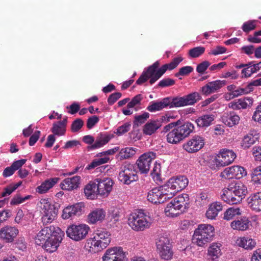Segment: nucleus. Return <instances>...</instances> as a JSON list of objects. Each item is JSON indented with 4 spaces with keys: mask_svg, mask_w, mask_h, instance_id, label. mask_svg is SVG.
<instances>
[{
    "mask_svg": "<svg viewBox=\"0 0 261 261\" xmlns=\"http://www.w3.org/2000/svg\"><path fill=\"white\" fill-rule=\"evenodd\" d=\"M247 174L244 167L236 165L226 168L220 173V177L224 179H240Z\"/></svg>",
    "mask_w": 261,
    "mask_h": 261,
    "instance_id": "obj_19",
    "label": "nucleus"
},
{
    "mask_svg": "<svg viewBox=\"0 0 261 261\" xmlns=\"http://www.w3.org/2000/svg\"><path fill=\"white\" fill-rule=\"evenodd\" d=\"M252 154L256 161H261V147L259 146L253 147Z\"/></svg>",
    "mask_w": 261,
    "mask_h": 261,
    "instance_id": "obj_61",
    "label": "nucleus"
},
{
    "mask_svg": "<svg viewBox=\"0 0 261 261\" xmlns=\"http://www.w3.org/2000/svg\"><path fill=\"white\" fill-rule=\"evenodd\" d=\"M151 219L142 211L131 214L128 219V225L135 231H143L150 227Z\"/></svg>",
    "mask_w": 261,
    "mask_h": 261,
    "instance_id": "obj_6",
    "label": "nucleus"
},
{
    "mask_svg": "<svg viewBox=\"0 0 261 261\" xmlns=\"http://www.w3.org/2000/svg\"><path fill=\"white\" fill-rule=\"evenodd\" d=\"M251 91V88L249 87V84L245 88H238L236 90H234L232 92L233 96L234 97L239 96L240 95L247 94Z\"/></svg>",
    "mask_w": 261,
    "mask_h": 261,
    "instance_id": "obj_53",
    "label": "nucleus"
},
{
    "mask_svg": "<svg viewBox=\"0 0 261 261\" xmlns=\"http://www.w3.org/2000/svg\"><path fill=\"white\" fill-rule=\"evenodd\" d=\"M215 118L213 114H204L198 117L195 121L198 127L205 128L213 124Z\"/></svg>",
    "mask_w": 261,
    "mask_h": 261,
    "instance_id": "obj_36",
    "label": "nucleus"
},
{
    "mask_svg": "<svg viewBox=\"0 0 261 261\" xmlns=\"http://www.w3.org/2000/svg\"><path fill=\"white\" fill-rule=\"evenodd\" d=\"M226 83V81L225 80H216L209 82L201 88V92L203 94L209 95L217 92Z\"/></svg>",
    "mask_w": 261,
    "mask_h": 261,
    "instance_id": "obj_25",
    "label": "nucleus"
},
{
    "mask_svg": "<svg viewBox=\"0 0 261 261\" xmlns=\"http://www.w3.org/2000/svg\"><path fill=\"white\" fill-rule=\"evenodd\" d=\"M252 118L254 121L261 124V102L256 108Z\"/></svg>",
    "mask_w": 261,
    "mask_h": 261,
    "instance_id": "obj_55",
    "label": "nucleus"
},
{
    "mask_svg": "<svg viewBox=\"0 0 261 261\" xmlns=\"http://www.w3.org/2000/svg\"><path fill=\"white\" fill-rule=\"evenodd\" d=\"M156 245L157 251L163 259L169 260L172 258L173 252L169 240L166 236L162 234L159 235L156 240Z\"/></svg>",
    "mask_w": 261,
    "mask_h": 261,
    "instance_id": "obj_10",
    "label": "nucleus"
},
{
    "mask_svg": "<svg viewBox=\"0 0 261 261\" xmlns=\"http://www.w3.org/2000/svg\"><path fill=\"white\" fill-rule=\"evenodd\" d=\"M204 145V138L199 136H195L183 145V148L189 153H194L201 149Z\"/></svg>",
    "mask_w": 261,
    "mask_h": 261,
    "instance_id": "obj_22",
    "label": "nucleus"
},
{
    "mask_svg": "<svg viewBox=\"0 0 261 261\" xmlns=\"http://www.w3.org/2000/svg\"><path fill=\"white\" fill-rule=\"evenodd\" d=\"M248 206L253 211H261V192L252 194L247 199Z\"/></svg>",
    "mask_w": 261,
    "mask_h": 261,
    "instance_id": "obj_26",
    "label": "nucleus"
},
{
    "mask_svg": "<svg viewBox=\"0 0 261 261\" xmlns=\"http://www.w3.org/2000/svg\"><path fill=\"white\" fill-rule=\"evenodd\" d=\"M251 180L254 184L261 185V164L252 171Z\"/></svg>",
    "mask_w": 261,
    "mask_h": 261,
    "instance_id": "obj_46",
    "label": "nucleus"
},
{
    "mask_svg": "<svg viewBox=\"0 0 261 261\" xmlns=\"http://www.w3.org/2000/svg\"><path fill=\"white\" fill-rule=\"evenodd\" d=\"M85 211V204L83 202H79L73 205L65 207L62 211V218L63 219H73L80 217Z\"/></svg>",
    "mask_w": 261,
    "mask_h": 261,
    "instance_id": "obj_15",
    "label": "nucleus"
},
{
    "mask_svg": "<svg viewBox=\"0 0 261 261\" xmlns=\"http://www.w3.org/2000/svg\"><path fill=\"white\" fill-rule=\"evenodd\" d=\"M165 186L152 189L148 192L147 200L151 203L157 204L166 201L172 198V193H168Z\"/></svg>",
    "mask_w": 261,
    "mask_h": 261,
    "instance_id": "obj_11",
    "label": "nucleus"
},
{
    "mask_svg": "<svg viewBox=\"0 0 261 261\" xmlns=\"http://www.w3.org/2000/svg\"><path fill=\"white\" fill-rule=\"evenodd\" d=\"M18 229L10 225H6L0 229V239L6 243H12L17 236Z\"/></svg>",
    "mask_w": 261,
    "mask_h": 261,
    "instance_id": "obj_23",
    "label": "nucleus"
},
{
    "mask_svg": "<svg viewBox=\"0 0 261 261\" xmlns=\"http://www.w3.org/2000/svg\"><path fill=\"white\" fill-rule=\"evenodd\" d=\"M249 222L248 219L244 218L232 221L231 223V227L233 229L243 231L248 228Z\"/></svg>",
    "mask_w": 261,
    "mask_h": 261,
    "instance_id": "obj_42",
    "label": "nucleus"
},
{
    "mask_svg": "<svg viewBox=\"0 0 261 261\" xmlns=\"http://www.w3.org/2000/svg\"><path fill=\"white\" fill-rule=\"evenodd\" d=\"M98 187V194L101 196H107L112 190L114 182L110 178H96Z\"/></svg>",
    "mask_w": 261,
    "mask_h": 261,
    "instance_id": "obj_24",
    "label": "nucleus"
},
{
    "mask_svg": "<svg viewBox=\"0 0 261 261\" xmlns=\"http://www.w3.org/2000/svg\"><path fill=\"white\" fill-rule=\"evenodd\" d=\"M236 156L233 150L224 148L220 150L215 162L217 167L226 166L231 164Z\"/></svg>",
    "mask_w": 261,
    "mask_h": 261,
    "instance_id": "obj_16",
    "label": "nucleus"
},
{
    "mask_svg": "<svg viewBox=\"0 0 261 261\" xmlns=\"http://www.w3.org/2000/svg\"><path fill=\"white\" fill-rule=\"evenodd\" d=\"M110 160V158L108 156L94 159L92 162L86 167L87 169H91L99 166L100 165L108 163Z\"/></svg>",
    "mask_w": 261,
    "mask_h": 261,
    "instance_id": "obj_47",
    "label": "nucleus"
},
{
    "mask_svg": "<svg viewBox=\"0 0 261 261\" xmlns=\"http://www.w3.org/2000/svg\"><path fill=\"white\" fill-rule=\"evenodd\" d=\"M89 230V227L86 224H73L68 227L66 232L67 237L72 240L80 241L85 238Z\"/></svg>",
    "mask_w": 261,
    "mask_h": 261,
    "instance_id": "obj_13",
    "label": "nucleus"
},
{
    "mask_svg": "<svg viewBox=\"0 0 261 261\" xmlns=\"http://www.w3.org/2000/svg\"><path fill=\"white\" fill-rule=\"evenodd\" d=\"M31 196L28 195L24 197H21L20 195H17L13 198L10 202L11 205H17L24 202L27 200L30 199Z\"/></svg>",
    "mask_w": 261,
    "mask_h": 261,
    "instance_id": "obj_52",
    "label": "nucleus"
},
{
    "mask_svg": "<svg viewBox=\"0 0 261 261\" xmlns=\"http://www.w3.org/2000/svg\"><path fill=\"white\" fill-rule=\"evenodd\" d=\"M156 158V153L148 152L141 155L137 161L138 168L141 173H146L150 169V164Z\"/></svg>",
    "mask_w": 261,
    "mask_h": 261,
    "instance_id": "obj_21",
    "label": "nucleus"
},
{
    "mask_svg": "<svg viewBox=\"0 0 261 261\" xmlns=\"http://www.w3.org/2000/svg\"><path fill=\"white\" fill-rule=\"evenodd\" d=\"M61 230V228L54 225L45 227L37 234L35 239V243L38 245H43L53 234L59 233Z\"/></svg>",
    "mask_w": 261,
    "mask_h": 261,
    "instance_id": "obj_18",
    "label": "nucleus"
},
{
    "mask_svg": "<svg viewBox=\"0 0 261 261\" xmlns=\"http://www.w3.org/2000/svg\"><path fill=\"white\" fill-rule=\"evenodd\" d=\"M248 67L243 69L241 71L242 78L250 77L252 74L259 71L261 69V61L256 64L251 61L248 63Z\"/></svg>",
    "mask_w": 261,
    "mask_h": 261,
    "instance_id": "obj_33",
    "label": "nucleus"
},
{
    "mask_svg": "<svg viewBox=\"0 0 261 261\" xmlns=\"http://www.w3.org/2000/svg\"><path fill=\"white\" fill-rule=\"evenodd\" d=\"M143 99V96L141 94H138L134 97L132 100L129 102L127 104V107L128 108H134L136 111H138L137 107L140 105L141 101Z\"/></svg>",
    "mask_w": 261,
    "mask_h": 261,
    "instance_id": "obj_49",
    "label": "nucleus"
},
{
    "mask_svg": "<svg viewBox=\"0 0 261 261\" xmlns=\"http://www.w3.org/2000/svg\"><path fill=\"white\" fill-rule=\"evenodd\" d=\"M111 233L105 229L95 230L93 237L87 240L86 247L91 253H96L106 248L111 242Z\"/></svg>",
    "mask_w": 261,
    "mask_h": 261,
    "instance_id": "obj_2",
    "label": "nucleus"
},
{
    "mask_svg": "<svg viewBox=\"0 0 261 261\" xmlns=\"http://www.w3.org/2000/svg\"><path fill=\"white\" fill-rule=\"evenodd\" d=\"M170 100L169 98H165L160 101H152L147 107V110L150 112H155L161 111L164 108L170 105Z\"/></svg>",
    "mask_w": 261,
    "mask_h": 261,
    "instance_id": "obj_34",
    "label": "nucleus"
},
{
    "mask_svg": "<svg viewBox=\"0 0 261 261\" xmlns=\"http://www.w3.org/2000/svg\"><path fill=\"white\" fill-rule=\"evenodd\" d=\"M162 124L158 119L150 120L146 123L143 128V132L145 135H151L154 134L161 126Z\"/></svg>",
    "mask_w": 261,
    "mask_h": 261,
    "instance_id": "obj_35",
    "label": "nucleus"
},
{
    "mask_svg": "<svg viewBox=\"0 0 261 261\" xmlns=\"http://www.w3.org/2000/svg\"><path fill=\"white\" fill-rule=\"evenodd\" d=\"M59 178H50L45 180L36 188V192L39 194L46 193L59 181Z\"/></svg>",
    "mask_w": 261,
    "mask_h": 261,
    "instance_id": "obj_29",
    "label": "nucleus"
},
{
    "mask_svg": "<svg viewBox=\"0 0 261 261\" xmlns=\"http://www.w3.org/2000/svg\"><path fill=\"white\" fill-rule=\"evenodd\" d=\"M256 139L252 134H247L243 137L241 145L244 149L248 148L255 143Z\"/></svg>",
    "mask_w": 261,
    "mask_h": 261,
    "instance_id": "obj_44",
    "label": "nucleus"
},
{
    "mask_svg": "<svg viewBox=\"0 0 261 261\" xmlns=\"http://www.w3.org/2000/svg\"><path fill=\"white\" fill-rule=\"evenodd\" d=\"M210 65L209 62L205 61L199 64L196 67V71L200 74H203Z\"/></svg>",
    "mask_w": 261,
    "mask_h": 261,
    "instance_id": "obj_57",
    "label": "nucleus"
},
{
    "mask_svg": "<svg viewBox=\"0 0 261 261\" xmlns=\"http://www.w3.org/2000/svg\"><path fill=\"white\" fill-rule=\"evenodd\" d=\"M189 202V196L182 194L172 199L166 206L165 213L167 216L174 217L185 211L188 207Z\"/></svg>",
    "mask_w": 261,
    "mask_h": 261,
    "instance_id": "obj_4",
    "label": "nucleus"
},
{
    "mask_svg": "<svg viewBox=\"0 0 261 261\" xmlns=\"http://www.w3.org/2000/svg\"><path fill=\"white\" fill-rule=\"evenodd\" d=\"M151 175L156 180H160L161 165L159 164H154L153 170L151 172Z\"/></svg>",
    "mask_w": 261,
    "mask_h": 261,
    "instance_id": "obj_51",
    "label": "nucleus"
},
{
    "mask_svg": "<svg viewBox=\"0 0 261 261\" xmlns=\"http://www.w3.org/2000/svg\"><path fill=\"white\" fill-rule=\"evenodd\" d=\"M118 179L122 183L129 185L138 179L137 171L133 164L125 163L120 168Z\"/></svg>",
    "mask_w": 261,
    "mask_h": 261,
    "instance_id": "obj_9",
    "label": "nucleus"
},
{
    "mask_svg": "<svg viewBox=\"0 0 261 261\" xmlns=\"http://www.w3.org/2000/svg\"><path fill=\"white\" fill-rule=\"evenodd\" d=\"M64 237V232L62 230L59 233L53 234L52 237L47 240L42 245V248L49 253L56 251L59 247L60 244Z\"/></svg>",
    "mask_w": 261,
    "mask_h": 261,
    "instance_id": "obj_20",
    "label": "nucleus"
},
{
    "mask_svg": "<svg viewBox=\"0 0 261 261\" xmlns=\"http://www.w3.org/2000/svg\"><path fill=\"white\" fill-rule=\"evenodd\" d=\"M99 121V118L96 116L89 117L87 120V126L89 129L92 128Z\"/></svg>",
    "mask_w": 261,
    "mask_h": 261,
    "instance_id": "obj_63",
    "label": "nucleus"
},
{
    "mask_svg": "<svg viewBox=\"0 0 261 261\" xmlns=\"http://www.w3.org/2000/svg\"><path fill=\"white\" fill-rule=\"evenodd\" d=\"M253 102V98L247 97L230 102L228 104V107L234 110L245 109L250 107Z\"/></svg>",
    "mask_w": 261,
    "mask_h": 261,
    "instance_id": "obj_27",
    "label": "nucleus"
},
{
    "mask_svg": "<svg viewBox=\"0 0 261 261\" xmlns=\"http://www.w3.org/2000/svg\"><path fill=\"white\" fill-rule=\"evenodd\" d=\"M251 261H261V249H258L253 251Z\"/></svg>",
    "mask_w": 261,
    "mask_h": 261,
    "instance_id": "obj_64",
    "label": "nucleus"
},
{
    "mask_svg": "<svg viewBox=\"0 0 261 261\" xmlns=\"http://www.w3.org/2000/svg\"><path fill=\"white\" fill-rule=\"evenodd\" d=\"M80 179V177L78 176L66 178L61 183V188L65 190H73L78 187Z\"/></svg>",
    "mask_w": 261,
    "mask_h": 261,
    "instance_id": "obj_32",
    "label": "nucleus"
},
{
    "mask_svg": "<svg viewBox=\"0 0 261 261\" xmlns=\"http://www.w3.org/2000/svg\"><path fill=\"white\" fill-rule=\"evenodd\" d=\"M96 183L97 181H96L95 179L86 186L84 189V193L88 199H93L96 198L98 194V187Z\"/></svg>",
    "mask_w": 261,
    "mask_h": 261,
    "instance_id": "obj_38",
    "label": "nucleus"
},
{
    "mask_svg": "<svg viewBox=\"0 0 261 261\" xmlns=\"http://www.w3.org/2000/svg\"><path fill=\"white\" fill-rule=\"evenodd\" d=\"M247 192V187L242 182L239 181L233 186H229L228 188L223 189L221 198L229 204H235L242 201Z\"/></svg>",
    "mask_w": 261,
    "mask_h": 261,
    "instance_id": "obj_3",
    "label": "nucleus"
},
{
    "mask_svg": "<svg viewBox=\"0 0 261 261\" xmlns=\"http://www.w3.org/2000/svg\"><path fill=\"white\" fill-rule=\"evenodd\" d=\"M201 98L198 92H193L182 97H176L170 101V107H181L188 105H193Z\"/></svg>",
    "mask_w": 261,
    "mask_h": 261,
    "instance_id": "obj_14",
    "label": "nucleus"
},
{
    "mask_svg": "<svg viewBox=\"0 0 261 261\" xmlns=\"http://www.w3.org/2000/svg\"><path fill=\"white\" fill-rule=\"evenodd\" d=\"M236 245L247 250H252L256 246L255 240L249 237L238 238L236 241Z\"/></svg>",
    "mask_w": 261,
    "mask_h": 261,
    "instance_id": "obj_28",
    "label": "nucleus"
},
{
    "mask_svg": "<svg viewBox=\"0 0 261 261\" xmlns=\"http://www.w3.org/2000/svg\"><path fill=\"white\" fill-rule=\"evenodd\" d=\"M205 51V48L202 46L194 47L189 51V55L193 58H196L201 56Z\"/></svg>",
    "mask_w": 261,
    "mask_h": 261,
    "instance_id": "obj_48",
    "label": "nucleus"
},
{
    "mask_svg": "<svg viewBox=\"0 0 261 261\" xmlns=\"http://www.w3.org/2000/svg\"><path fill=\"white\" fill-rule=\"evenodd\" d=\"M193 70V68L190 66H187L183 67L179 69L178 72L175 74L176 77H178L180 75L184 76L186 75L191 73Z\"/></svg>",
    "mask_w": 261,
    "mask_h": 261,
    "instance_id": "obj_58",
    "label": "nucleus"
},
{
    "mask_svg": "<svg viewBox=\"0 0 261 261\" xmlns=\"http://www.w3.org/2000/svg\"><path fill=\"white\" fill-rule=\"evenodd\" d=\"M66 120L54 123L51 128V132L54 135L57 136L64 135L66 132Z\"/></svg>",
    "mask_w": 261,
    "mask_h": 261,
    "instance_id": "obj_41",
    "label": "nucleus"
},
{
    "mask_svg": "<svg viewBox=\"0 0 261 261\" xmlns=\"http://www.w3.org/2000/svg\"><path fill=\"white\" fill-rule=\"evenodd\" d=\"M214 236V228L210 224H202L198 225L193 236V242L198 246L204 245L212 240Z\"/></svg>",
    "mask_w": 261,
    "mask_h": 261,
    "instance_id": "obj_5",
    "label": "nucleus"
},
{
    "mask_svg": "<svg viewBox=\"0 0 261 261\" xmlns=\"http://www.w3.org/2000/svg\"><path fill=\"white\" fill-rule=\"evenodd\" d=\"M194 129L193 123L186 122L170 132L167 135V140L170 143L176 144L188 137Z\"/></svg>",
    "mask_w": 261,
    "mask_h": 261,
    "instance_id": "obj_7",
    "label": "nucleus"
},
{
    "mask_svg": "<svg viewBox=\"0 0 261 261\" xmlns=\"http://www.w3.org/2000/svg\"><path fill=\"white\" fill-rule=\"evenodd\" d=\"M221 202H216L212 203L206 212V216L209 219H214L217 216L219 212L222 210Z\"/></svg>",
    "mask_w": 261,
    "mask_h": 261,
    "instance_id": "obj_39",
    "label": "nucleus"
},
{
    "mask_svg": "<svg viewBox=\"0 0 261 261\" xmlns=\"http://www.w3.org/2000/svg\"><path fill=\"white\" fill-rule=\"evenodd\" d=\"M121 95L122 94L120 92H116L111 94L108 99V102L109 105H112L121 97Z\"/></svg>",
    "mask_w": 261,
    "mask_h": 261,
    "instance_id": "obj_62",
    "label": "nucleus"
},
{
    "mask_svg": "<svg viewBox=\"0 0 261 261\" xmlns=\"http://www.w3.org/2000/svg\"><path fill=\"white\" fill-rule=\"evenodd\" d=\"M136 148L130 147L122 148L119 152L120 159L123 160L132 158L136 154Z\"/></svg>",
    "mask_w": 261,
    "mask_h": 261,
    "instance_id": "obj_43",
    "label": "nucleus"
},
{
    "mask_svg": "<svg viewBox=\"0 0 261 261\" xmlns=\"http://www.w3.org/2000/svg\"><path fill=\"white\" fill-rule=\"evenodd\" d=\"M255 20H249L244 22L242 25V29L244 32L247 33L255 28Z\"/></svg>",
    "mask_w": 261,
    "mask_h": 261,
    "instance_id": "obj_50",
    "label": "nucleus"
},
{
    "mask_svg": "<svg viewBox=\"0 0 261 261\" xmlns=\"http://www.w3.org/2000/svg\"><path fill=\"white\" fill-rule=\"evenodd\" d=\"M175 84V81L170 78H165L162 80L158 84V86L161 87H169Z\"/></svg>",
    "mask_w": 261,
    "mask_h": 261,
    "instance_id": "obj_59",
    "label": "nucleus"
},
{
    "mask_svg": "<svg viewBox=\"0 0 261 261\" xmlns=\"http://www.w3.org/2000/svg\"><path fill=\"white\" fill-rule=\"evenodd\" d=\"M240 119V117L233 112L225 113L221 117L222 122L229 127L238 124Z\"/></svg>",
    "mask_w": 261,
    "mask_h": 261,
    "instance_id": "obj_31",
    "label": "nucleus"
},
{
    "mask_svg": "<svg viewBox=\"0 0 261 261\" xmlns=\"http://www.w3.org/2000/svg\"><path fill=\"white\" fill-rule=\"evenodd\" d=\"M189 180L185 176L173 177L168 180L164 185L167 192L172 193V198L178 192L185 189L188 185Z\"/></svg>",
    "mask_w": 261,
    "mask_h": 261,
    "instance_id": "obj_12",
    "label": "nucleus"
},
{
    "mask_svg": "<svg viewBox=\"0 0 261 261\" xmlns=\"http://www.w3.org/2000/svg\"><path fill=\"white\" fill-rule=\"evenodd\" d=\"M111 137L103 134H100L97 137L94 143L91 145L88 146L89 150H94L102 147L108 143L111 139Z\"/></svg>",
    "mask_w": 261,
    "mask_h": 261,
    "instance_id": "obj_37",
    "label": "nucleus"
},
{
    "mask_svg": "<svg viewBox=\"0 0 261 261\" xmlns=\"http://www.w3.org/2000/svg\"><path fill=\"white\" fill-rule=\"evenodd\" d=\"M240 214V208L234 207H230L228 208L224 213V219L226 220H230Z\"/></svg>",
    "mask_w": 261,
    "mask_h": 261,
    "instance_id": "obj_45",
    "label": "nucleus"
},
{
    "mask_svg": "<svg viewBox=\"0 0 261 261\" xmlns=\"http://www.w3.org/2000/svg\"><path fill=\"white\" fill-rule=\"evenodd\" d=\"M42 214V221L43 224L51 223L57 216L58 210L55 204L48 199H41L37 204Z\"/></svg>",
    "mask_w": 261,
    "mask_h": 261,
    "instance_id": "obj_8",
    "label": "nucleus"
},
{
    "mask_svg": "<svg viewBox=\"0 0 261 261\" xmlns=\"http://www.w3.org/2000/svg\"><path fill=\"white\" fill-rule=\"evenodd\" d=\"M175 118L176 116L174 115V114L171 112L166 114L164 116H163L160 119H158V120H160L161 123L162 124V123H168L170 122L171 120L174 119Z\"/></svg>",
    "mask_w": 261,
    "mask_h": 261,
    "instance_id": "obj_60",
    "label": "nucleus"
},
{
    "mask_svg": "<svg viewBox=\"0 0 261 261\" xmlns=\"http://www.w3.org/2000/svg\"><path fill=\"white\" fill-rule=\"evenodd\" d=\"M149 114L147 112H144L142 115L136 116L135 117V123L137 125L142 124L149 118Z\"/></svg>",
    "mask_w": 261,
    "mask_h": 261,
    "instance_id": "obj_54",
    "label": "nucleus"
},
{
    "mask_svg": "<svg viewBox=\"0 0 261 261\" xmlns=\"http://www.w3.org/2000/svg\"><path fill=\"white\" fill-rule=\"evenodd\" d=\"M182 61L181 57L175 58L169 64H165L158 69L159 63L156 61L144 70L136 81V84L141 85L150 79L149 83L152 85L159 80L167 70H170L174 69Z\"/></svg>",
    "mask_w": 261,
    "mask_h": 261,
    "instance_id": "obj_1",
    "label": "nucleus"
},
{
    "mask_svg": "<svg viewBox=\"0 0 261 261\" xmlns=\"http://www.w3.org/2000/svg\"><path fill=\"white\" fill-rule=\"evenodd\" d=\"M83 124L84 122L81 119H76L72 122V124L71 125L72 132H78L82 128Z\"/></svg>",
    "mask_w": 261,
    "mask_h": 261,
    "instance_id": "obj_56",
    "label": "nucleus"
},
{
    "mask_svg": "<svg viewBox=\"0 0 261 261\" xmlns=\"http://www.w3.org/2000/svg\"><path fill=\"white\" fill-rule=\"evenodd\" d=\"M221 247L222 245L218 243H213L209 247L208 254L213 260L218 258L221 255Z\"/></svg>",
    "mask_w": 261,
    "mask_h": 261,
    "instance_id": "obj_40",
    "label": "nucleus"
},
{
    "mask_svg": "<svg viewBox=\"0 0 261 261\" xmlns=\"http://www.w3.org/2000/svg\"><path fill=\"white\" fill-rule=\"evenodd\" d=\"M102 261H126V254L121 247L108 249L102 257Z\"/></svg>",
    "mask_w": 261,
    "mask_h": 261,
    "instance_id": "obj_17",
    "label": "nucleus"
},
{
    "mask_svg": "<svg viewBox=\"0 0 261 261\" xmlns=\"http://www.w3.org/2000/svg\"><path fill=\"white\" fill-rule=\"evenodd\" d=\"M106 213L101 208H96L91 212L87 216V222L94 224L97 222L102 221L105 218Z\"/></svg>",
    "mask_w": 261,
    "mask_h": 261,
    "instance_id": "obj_30",
    "label": "nucleus"
}]
</instances>
